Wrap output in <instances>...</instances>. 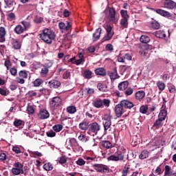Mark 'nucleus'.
I'll use <instances>...</instances> for the list:
<instances>
[{
    "instance_id": "nucleus-16",
    "label": "nucleus",
    "mask_w": 176,
    "mask_h": 176,
    "mask_svg": "<svg viewBox=\"0 0 176 176\" xmlns=\"http://www.w3.org/2000/svg\"><path fill=\"white\" fill-rule=\"evenodd\" d=\"M58 27L60 30H63V31H69L71 28H72V25L69 21H67V25L64 22H60L58 23Z\"/></svg>"
},
{
    "instance_id": "nucleus-44",
    "label": "nucleus",
    "mask_w": 176,
    "mask_h": 176,
    "mask_svg": "<svg viewBox=\"0 0 176 176\" xmlns=\"http://www.w3.org/2000/svg\"><path fill=\"white\" fill-rule=\"evenodd\" d=\"M13 124L15 127H20V126H24V122L21 120L15 119Z\"/></svg>"
},
{
    "instance_id": "nucleus-36",
    "label": "nucleus",
    "mask_w": 176,
    "mask_h": 176,
    "mask_svg": "<svg viewBox=\"0 0 176 176\" xmlns=\"http://www.w3.org/2000/svg\"><path fill=\"white\" fill-rule=\"evenodd\" d=\"M147 157H149V152L146 150H144L141 152L140 155H139V159L141 160H144V159H147Z\"/></svg>"
},
{
    "instance_id": "nucleus-12",
    "label": "nucleus",
    "mask_w": 176,
    "mask_h": 176,
    "mask_svg": "<svg viewBox=\"0 0 176 176\" xmlns=\"http://www.w3.org/2000/svg\"><path fill=\"white\" fill-rule=\"evenodd\" d=\"M107 36L104 37V41H111L113 36V32H112V26L109 25L106 27Z\"/></svg>"
},
{
    "instance_id": "nucleus-58",
    "label": "nucleus",
    "mask_w": 176,
    "mask_h": 176,
    "mask_svg": "<svg viewBox=\"0 0 176 176\" xmlns=\"http://www.w3.org/2000/svg\"><path fill=\"white\" fill-rule=\"evenodd\" d=\"M134 91V90H133V88L131 87H128L126 88V89L124 91V94L125 96H131V94H133V92Z\"/></svg>"
},
{
    "instance_id": "nucleus-13",
    "label": "nucleus",
    "mask_w": 176,
    "mask_h": 176,
    "mask_svg": "<svg viewBox=\"0 0 176 176\" xmlns=\"http://www.w3.org/2000/svg\"><path fill=\"white\" fill-rule=\"evenodd\" d=\"M154 12H155V13H157V14L162 16L163 17H166V19H170V17H172L173 16L171 13L160 8L154 10Z\"/></svg>"
},
{
    "instance_id": "nucleus-60",
    "label": "nucleus",
    "mask_w": 176,
    "mask_h": 176,
    "mask_svg": "<svg viewBox=\"0 0 176 176\" xmlns=\"http://www.w3.org/2000/svg\"><path fill=\"white\" fill-rule=\"evenodd\" d=\"M26 111L29 115H32L35 112V110L32 106H28Z\"/></svg>"
},
{
    "instance_id": "nucleus-49",
    "label": "nucleus",
    "mask_w": 176,
    "mask_h": 176,
    "mask_svg": "<svg viewBox=\"0 0 176 176\" xmlns=\"http://www.w3.org/2000/svg\"><path fill=\"white\" fill-rule=\"evenodd\" d=\"M83 63V54H79V59L76 60L74 62V64L76 65H80Z\"/></svg>"
},
{
    "instance_id": "nucleus-10",
    "label": "nucleus",
    "mask_w": 176,
    "mask_h": 176,
    "mask_svg": "<svg viewBox=\"0 0 176 176\" xmlns=\"http://www.w3.org/2000/svg\"><path fill=\"white\" fill-rule=\"evenodd\" d=\"M114 111L117 118H120L126 111L121 103L116 105Z\"/></svg>"
},
{
    "instance_id": "nucleus-43",
    "label": "nucleus",
    "mask_w": 176,
    "mask_h": 176,
    "mask_svg": "<svg viewBox=\"0 0 176 176\" xmlns=\"http://www.w3.org/2000/svg\"><path fill=\"white\" fill-rule=\"evenodd\" d=\"M32 83L34 87H39V86L43 83V80L40 78H36L34 81L32 82Z\"/></svg>"
},
{
    "instance_id": "nucleus-55",
    "label": "nucleus",
    "mask_w": 176,
    "mask_h": 176,
    "mask_svg": "<svg viewBox=\"0 0 176 176\" xmlns=\"http://www.w3.org/2000/svg\"><path fill=\"white\" fill-rule=\"evenodd\" d=\"M71 78V72L69 71L66 70L63 74V79H69Z\"/></svg>"
},
{
    "instance_id": "nucleus-31",
    "label": "nucleus",
    "mask_w": 176,
    "mask_h": 176,
    "mask_svg": "<svg viewBox=\"0 0 176 176\" xmlns=\"http://www.w3.org/2000/svg\"><path fill=\"white\" fill-rule=\"evenodd\" d=\"M166 118H167V110L165 109H163L162 110L160 111L159 116H158V119H161V120H166Z\"/></svg>"
},
{
    "instance_id": "nucleus-20",
    "label": "nucleus",
    "mask_w": 176,
    "mask_h": 176,
    "mask_svg": "<svg viewBox=\"0 0 176 176\" xmlns=\"http://www.w3.org/2000/svg\"><path fill=\"white\" fill-rule=\"evenodd\" d=\"M11 45L12 46V49H14V50H20V49H21V43L19 39L12 38Z\"/></svg>"
},
{
    "instance_id": "nucleus-14",
    "label": "nucleus",
    "mask_w": 176,
    "mask_h": 176,
    "mask_svg": "<svg viewBox=\"0 0 176 176\" xmlns=\"http://www.w3.org/2000/svg\"><path fill=\"white\" fill-rule=\"evenodd\" d=\"M37 116L38 119H48V118L50 116V113H49L47 110L43 109L38 111Z\"/></svg>"
},
{
    "instance_id": "nucleus-56",
    "label": "nucleus",
    "mask_w": 176,
    "mask_h": 176,
    "mask_svg": "<svg viewBox=\"0 0 176 176\" xmlns=\"http://www.w3.org/2000/svg\"><path fill=\"white\" fill-rule=\"evenodd\" d=\"M0 94L1 96H6L8 94H9V91H8L6 88H0Z\"/></svg>"
},
{
    "instance_id": "nucleus-39",
    "label": "nucleus",
    "mask_w": 176,
    "mask_h": 176,
    "mask_svg": "<svg viewBox=\"0 0 176 176\" xmlns=\"http://www.w3.org/2000/svg\"><path fill=\"white\" fill-rule=\"evenodd\" d=\"M43 168H44L45 171H52V170H53V164L50 162L45 163L43 166Z\"/></svg>"
},
{
    "instance_id": "nucleus-47",
    "label": "nucleus",
    "mask_w": 176,
    "mask_h": 176,
    "mask_svg": "<svg viewBox=\"0 0 176 176\" xmlns=\"http://www.w3.org/2000/svg\"><path fill=\"white\" fill-rule=\"evenodd\" d=\"M30 155L31 157H41L42 156V153L38 151H30Z\"/></svg>"
},
{
    "instance_id": "nucleus-33",
    "label": "nucleus",
    "mask_w": 176,
    "mask_h": 176,
    "mask_svg": "<svg viewBox=\"0 0 176 176\" xmlns=\"http://www.w3.org/2000/svg\"><path fill=\"white\" fill-rule=\"evenodd\" d=\"M163 120L157 118V120L154 122L153 127H155V129H160V127L163 126Z\"/></svg>"
},
{
    "instance_id": "nucleus-63",
    "label": "nucleus",
    "mask_w": 176,
    "mask_h": 176,
    "mask_svg": "<svg viewBox=\"0 0 176 176\" xmlns=\"http://www.w3.org/2000/svg\"><path fill=\"white\" fill-rule=\"evenodd\" d=\"M10 72L12 76H16L17 75V69L16 67H11Z\"/></svg>"
},
{
    "instance_id": "nucleus-57",
    "label": "nucleus",
    "mask_w": 176,
    "mask_h": 176,
    "mask_svg": "<svg viewBox=\"0 0 176 176\" xmlns=\"http://www.w3.org/2000/svg\"><path fill=\"white\" fill-rule=\"evenodd\" d=\"M6 160H8V157L6 156V154L5 153H1L0 162H3V163H5Z\"/></svg>"
},
{
    "instance_id": "nucleus-45",
    "label": "nucleus",
    "mask_w": 176,
    "mask_h": 176,
    "mask_svg": "<svg viewBox=\"0 0 176 176\" xmlns=\"http://www.w3.org/2000/svg\"><path fill=\"white\" fill-rule=\"evenodd\" d=\"M22 25H23V29L25 31H27L28 28H30L31 27V23L30 21H21Z\"/></svg>"
},
{
    "instance_id": "nucleus-37",
    "label": "nucleus",
    "mask_w": 176,
    "mask_h": 176,
    "mask_svg": "<svg viewBox=\"0 0 176 176\" xmlns=\"http://www.w3.org/2000/svg\"><path fill=\"white\" fill-rule=\"evenodd\" d=\"M140 41L142 43H148L151 41V38L146 35H142Z\"/></svg>"
},
{
    "instance_id": "nucleus-23",
    "label": "nucleus",
    "mask_w": 176,
    "mask_h": 176,
    "mask_svg": "<svg viewBox=\"0 0 176 176\" xmlns=\"http://www.w3.org/2000/svg\"><path fill=\"white\" fill-rule=\"evenodd\" d=\"M6 6L5 8H9L10 12H12L14 9V5H16V3L14 0H4Z\"/></svg>"
},
{
    "instance_id": "nucleus-34",
    "label": "nucleus",
    "mask_w": 176,
    "mask_h": 176,
    "mask_svg": "<svg viewBox=\"0 0 176 176\" xmlns=\"http://www.w3.org/2000/svg\"><path fill=\"white\" fill-rule=\"evenodd\" d=\"M14 31L15 33L20 34H23V32H24V31H25V29H24V28H23V26H21V25H17L14 28Z\"/></svg>"
},
{
    "instance_id": "nucleus-24",
    "label": "nucleus",
    "mask_w": 176,
    "mask_h": 176,
    "mask_svg": "<svg viewBox=\"0 0 176 176\" xmlns=\"http://www.w3.org/2000/svg\"><path fill=\"white\" fill-rule=\"evenodd\" d=\"M90 126V123L87 121H82L81 123L79 124V129L80 130L86 131L87 130L89 133V127Z\"/></svg>"
},
{
    "instance_id": "nucleus-38",
    "label": "nucleus",
    "mask_w": 176,
    "mask_h": 176,
    "mask_svg": "<svg viewBox=\"0 0 176 176\" xmlns=\"http://www.w3.org/2000/svg\"><path fill=\"white\" fill-rule=\"evenodd\" d=\"M66 111L67 112H68V113H70L71 115L75 113L76 112V107L75 106H68L66 108Z\"/></svg>"
},
{
    "instance_id": "nucleus-7",
    "label": "nucleus",
    "mask_w": 176,
    "mask_h": 176,
    "mask_svg": "<svg viewBox=\"0 0 176 176\" xmlns=\"http://www.w3.org/2000/svg\"><path fill=\"white\" fill-rule=\"evenodd\" d=\"M93 167L97 173H101L102 174H108L109 173V167L107 165L102 164H95L93 165Z\"/></svg>"
},
{
    "instance_id": "nucleus-52",
    "label": "nucleus",
    "mask_w": 176,
    "mask_h": 176,
    "mask_svg": "<svg viewBox=\"0 0 176 176\" xmlns=\"http://www.w3.org/2000/svg\"><path fill=\"white\" fill-rule=\"evenodd\" d=\"M120 14H121L122 19H129V17L127 10H121Z\"/></svg>"
},
{
    "instance_id": "nucleus-62",
    "label": "nucleus",
    "mask_w": 176,
    "mask_h": 176,
    "mask_svg": "<svg viewBox=\"0 0 176 176\" xmlns=\"http://www.w3.org/2000/svg\"><path fill=\"white\" fill-rule=\"evenodd\" d=\"M85 91L88 96H91L94 93V89L93 88H85Z\"/></svg>"
},
{
    "instance_id": "nucleus-30",
    "label": "nucleus",
    "mask_w": 176,
    "mask_h": 176,
    "mask_svg": "<svg viewBox=\"0 0 176 176\" xmlns=\"http://www.w3.org/2000/svg\"><path fill=\"white\" fill-rule=\"evenodd\" d=\"M101 145L103 146V148H105V149H111V148H113V146L112 145V143L108 140H103L101 142Z\"/></svg>"
},
{
    "instance_id": "nucleus-35",
    "label": "nucleus",
    "mask_w": 176,
    "mask_h": 176,
    "mask_svg": "<svg viewBox=\"0 0 176 176\" xmlns=\"http://www.w3.org/2000/svg\"><path fill=\"white\" fill-rule=\"evenodd\" d=\"M120 24L122 28H127L129 27V19L122 18Z\"/></svg>"
},
{
    "instance_id": "nucleus-5",
    "label": "nucleus",
    "mask_w": 176,
    "mask_h": 176,
    "mask_svg": "<svg viewBox=\"0 0 176 176\" xmlns=\"http://www.w3.org/2000/svg\"><path fill=\"white\" fill-rule=\"evenodd\" d=\"M112 119H113V116H112L111 113L104 115L102 120L104 131H107V130L111 131V126H112Z\"/></svg>"
},
{
    "instance_id": "nucleus-2",
    "label": "nucleus",
    "mask_w": 176,
    "mask_h": 176,
    "mask_svg": "<svg viewBox=\"0 0 176 176\" xmlns=\"http://www.w3.org/2000/svg\"><path fill=\"white\" fill-rule=\"evenodd\" d=\"M124 156H126V149L122 147L116 153V155H111L108 157L107 160L108 162H123Z\"/></svg>"
},
{
    "instance_id": "nucleus-27",
    "label": "nucleus",
    "mask_w": 176,
    "mask_h": 176,
    "mask_svg": "<svg viewBox=\"0 0 176 176\" xmlns=\"http://www.w3.org/2000/svg\"><path fill=\"white\" fill-rule=\"evenodd\" d=\"M145 98V91H138L135 94V98L141 101V100H144Z\"/></svg>"
},
{
    "instance_id": "nucleus-41",
    "label": "nucleus",
    "mask_w": 176,
    "mask_h": 176,
    "mask_svg": "<svg viewBox=\"0 0 176 176\" xmlns=\"http://www.w3.org/2000/svg\"><path fill=\"white\" fill-rule=\"evenodd\" d=\"M157 86L160 91H163V90L166 89V84H164V82L162 81H157Z\"/></svg>"
},
{
    "instance_id": "nucleus-25",
    "label": "nucleus",
    "mask_w": 176,
    "mask_h": 176,
    "mask_svg": "<svg viewBox=\"0 0 176 176\" xmlns=\"http://www.w3.org/2000/svg\"><path fill=\"white\" fill-rule=\"evenodd\" d=\"M129 87V81H122L118 84V90L124 91Z\"/></svg>"
},
{
    "instance_id": "nucleus-26",
    "label": "nucleus",
    "mask_w": 176,
    "mask_h": 176,
    "mask_svg": "<svg viewBox=\"0 0 176 176\" xmlns=\"http://www.w3.org/2000/svg\"><path fill=\"white\" fill-rule=\"evenodd\" d=\"M154 36H156V38H160V39H164V38H166V32H164L163 30H158L156 32H154L153 33Z\"/></svg>"
},
{
    "instance_id": "nucleus-4",
    "label": "nucleus",
    "mask_w": 176,
    "mask_h": 176,
    "mask_svg": "<svg viewBox=\"0 0 176 176\" xmlns=\"http://www.w3.org/2000/svg\"><path fill=\"white\" fill-rule=\"evenodd\" d=\"M92 105L97 109H102L104 108V107L105 108H108L109 107V105H111V100L107 98H104L103 100L98 98L94 101Z\"/></svg>"
},
{
    "instance_id": "nucleus-11",
    "label": "nucleus",
    "mask_w": 176,
    "mask_h": 176,
    "mask_svg": "<svg viewBox=\"0 0 176 176\" xmlns=\"http://www.w3.org/2000/svg\"><path fill=\"white\" fill-rule=\"evenodd\" d=\"M48 86L50 89H59V87H61V82L53 79L48 82Z\"/></svg>"
},
{
    "instance_id": "nucleus-9",
    "label": "nucleus",
    "mask_w": 176,
    "mask_h": 176,
    "mask_svg": "<svg viewBox=\"0 0 176 176\" xmlns=\"http://www.w3.org/2000/svg\"><path fill=\"white\" fill-rule=\"evenodd\" d=\"M109 21L113 24H117L119 19L116 17V11L113 8H109Z\"/></svg>"
},
{
    "instance_id": "nucleus-3",
    "label": "nucleus",
    "mask_w": 176,
    "mask_h": 176,
    "mask_svg": "<svg viewBox=\"0 0 176 176\" xmlns=\"http://www.w3.org/2000/svg\"><path fill=\"white\" fill-rule=\"evenodd\" d=\"M49 104L52 111H57L63 105V100L60 96H55L50 99Z\"/></svg>"
},
{
    "instance_id": "nucleus-46",
    "label": "nucleus",
    "mask_w": 176,
    "mask_h": 176,
    "mask_svg": "<svg viewBox=\"0 0 176 176\" xmlns=\"http://www.w3.org/2000/svg\"><path fill=\"white\" fill-rule=\"evenodd\" d=\"M67 160H68V157L65 155L61 156L59 157L58 163L59 164H65L67 163Z\"/></svg>"
},
{
    "instance_id": "nucleus-18",
    "label": "nucleus",
    "mask_w": 176,
    "mask_h": 176,
    "mask_svg": "<svg viewBox=\"0 0 176 176\" xmlns=\"http://www.w3.org/2000/svg\"><path fill=\"white\" fill-rule=\"evenodd\" d=\"M164 8L166 9H175L176 8V3L173 0H165L164 3Z\"/></svg>"
},
{
    "instance_id": "nucleus-54",
    "label": "nucleus",
    "mask_w": 176,
    "mask_h": 176,
    "mask_svg": "<svg viewBox=\"0 0 176 176\" xmlns=\"http://www.w3.org/2000/svg\"><path fill=\"white\" fill-rule=\"evenodd\" d=\"M170 171H171V167L168 165H166L164 175L170 176Z\"/></svg>"
},
{
    "instance_id": "nucleus-42",
    "label": "nucleus",
    "mask_w": 176,
    "mask_h": 176,
    "mask_svg": "<svg viewBox=\"0 0 176 176\" xmlns=\"http://www.w3.org/2000/svg\"><path fill=\"white\" fill-rule=\"evenodd\" d=\"M63 125L60 124H57L52 127L54 131H56V133H60L63 130Z\"/></svg>"
},
{
    "instance_id": "nucleus-53",
    "label": "nucleus",
    "mask_w": 176,
    "mask_h": 176,
    "mask_svg": "<svg viewBox=\"0 0 176 176\" xmlns=\"http://www.w3.org/2000/svg\"><path fill=\"white\" fill-rule=\"evenodd\" d=\"M78 140L82 141V142H87L89 141V137H87L85 135H80L78 136Z\"/></svg>"
},
{
    "instance_id": "nucleus-51",
    "label": "nucleus",
    "mask_w": 176,
    "mask_h": 176,
    "mask_svg": "<svg viewBox=\"0 0 176 176\" xmlns=\"http://www.w3.org/2000/svg\"><path fill=\"white\" fill-rule=\"evenodd\" d=\"M140 113L145 114L148 112V105H142L140 108Z\"/></svg>"
},
{
    "instance_id": "nucleus-15",
    "label": "nucleus",
    "mask_w": 176,
    "mask_h": 176,
    "mask_svg": "<svg viewBox=\"0 0 176 176\" xmlns=\"http://www.w3.org/2000/svg\"><path fill=\"white\" fill-rule=\"evenodd\" d=\"M108 75L110 77L111 81L116 80V79H119L120 76L118 74V68L114 67L113 72H108Z\"/></svg>"
},
{
    "instance_id": "nucleus-17",
    "label": "nucleus",
    "mask_w": 176,
    "mask_h": 176,
    "mask_svg": "<svg viewBox=\"0 0 176 176\" xmlns=\"http://www.w3.org/2000/svg\"><path fill=\"white\" fill-rule=\"evenodd\" d=\"M124 107V109H131L134 107V103L127 100H121L120 102Z\"/></svg>"
},
{
    "instance_id": "nucleus-32",
    "label": "nucleus",
    "mask_w": 176,
    "mask_h": 176,
    "mask_svg": "<svg viewBox=\"0 0 176 176\" xmlns=\"http://www.w3.org/2000/svg\"><path fill=\"white\" fill-rule=\"evenodd\" d=\"M83 77L85 79H91V78H93V72L89 69H85L84 71Z\"/></svg>"
},
{
    "instance_id": "nucleus-6",
    "label": "nucleus",
    "mask_w": 176,
    "mask_h": 176,
    "mask_svg": "<svg viewBox=\"0 0 176 176\" xmlns=\"http://www.w3.org/2000/svg\"><path fill=\"white\" fill-rule=\"evenodd\" d=\"M14 168L11 169V173L13 175H20V174H24L25 175V173L24 172V165L21 162H15L13 164Z\"/></svg>"
},
{
    "instance_id": "nucleus-50",
    "label": "nucleus",
    "mask_w": 176,
    "mask_h": 176,
    "mask_svg": "<svg viewBox=\"0 0 176 176\" xmlns=\"http://www.w3.org/2000/svg\"><path fill=\"white\" fill-rule=\"evenodd\" d=\"M130 170V167L125 166L122 170V176H127Z\"/></svg>"
},
{
    "instance_id": "nucleus-19",
    "label": "nucleus",
    "mask_w": 176,
    "mask_h": 176,
    "mask_svg": "<svg viewBox=\"0 0 176 176\" xmlns=\"http://www.w3.org/2000/svg\"><path fill=\"white\" fill-rule=\"evenodd\" d=\"M102 31V29L101 28H98L96 30V32L93 34V38L92 41L93 42H97L98 39H100L101 36V32Z\"/></svg>"
},
{
    "instance_id": "nucleus-8",
    "label": "nucleus",
    "mask_w": 176,
    "mask_h": 176,
    "mask_svg": "<svg viewBox=\"0 0 176 176\" xmlns=\"http://www.w3.org/2000/svg\"><path fill=\"white\" fill-rule=\"evenodd\" d=\"M100 130H101V126H100L98 122H92L89 124L88 134H93V135H97Z\"/></svg>"
},
{
    "instance_id": "nucleus-21",
    "label": "nucleus",
    "mask_w": 176,
    "mask_h": 176,
    "mask_svg": "<svg viewBox=\"0 0 176 176\" xmlns=\"http://www.w3.org/2000/svg\"><path fill=\"white\" fill-rule=\"evenodd\" d=\"M96 75L99 76H107V70L104 67H99L94 70Z\"/></svg>"
},
{
    "instance_id": "nucleus-22",
    "label": "nucleus",
    "mask_w": 176,
    "mask_h": 176,
    "mask_svg": "<svg viewBox=\"0 0 176 176\" xmlns=\"http://www.w3.org/2000/svg\"><path fill=\"white\" fill-rule=\"evenodd\" d=\"M6 36V29L3 27H0V43H3L5 41H6V38H5Z\"/></svg>"
},
{
    "instance_id": "nucleus-64",
    "label": "nucleus",
    "mask_w": 176,
    "mask_h": 176,
    "mask_svg": "<svg viewBox=\"0 0 176 176\" xmlns=\"http://www.w3.org/2000/svg\"><path fill=\"white\" fill-rule=\"evenodd\" d=\"M106 50L112 53V52H113V45H112V44L106 45Z\"/></svg>"
},
{
    "instance_id": "nucleus-28",
    "label": "nucleus",
    "mask_w": 176,
    "mask_h": 176,
    "mask_svg": "<svg viewBox=\"0 0 176 176\" xmlns=\"http://www.w3.org/2000/svg\"><path fill=\"white\" fill-rule=\"evenodd\" d=\"M49 68H50V66L44 65L41 68V71L40 73L41 76H42L43 78H45V76H47V74H49Z\"/></svg>"
},
{
    "instance_id": "nucleus-59",
    "label": "nucleus",
    "mask_w": 176,
    "mask_h": 176,
    "mask_svg": "<svg viewBox=\"0 0 176 176\" xmlns=\"http://www.w3.org/2000/svg\"><path fill=\"white\" fill-rule=\"evenodd\" d=\"M47 137H50V138H53L56 135V132L53 131V130H50L46 132Z\"/></svg>"
},
{
    "instance_id": "nucleus-61",
    "label": "nucleus",
    "mask_w": 176,
    "mask_h": 176,
    "mask_svg": "<svg viewBox=\"0 0 176 176\" xmlns=\"http://www.w3.org/2000/svg\"><path fill=\"white\" fill-rule=\"evenodd\" d=\"M76 164H78V166H85V164H86V162L84 161L83 159L82 158H78V160L76 162Z\"/></svg>"
},
{
    "instance_id": "nucleus-1",
    "label": "nucleus",
    "mask_w": 176,
    "mask_h": 176,
    "mask_svg": "<svg viewBox=\"0 0 176 176\" xmlns=\"http://www.w3.org/2000/svg\"><path fill=\"white\" fill-rule=\"evenodd\" d=\"M39 37L45 43L52 45L53 41L56 39V33L52 29L45 28L39 34Z\"/></svg>"
},
{
    "instance_id": "nucleus-40",
    "label": "nucleus",
    "mask_w": 176,
    "mask_h": 176,
    "mask_svg": "<svg viewBox=\"0 0 176 176\" xmlns=\"http://www.w3.org/2000/svg\"><path fill=\"white\" fill-rule=\"evenodd\" d=\"M19 76L23 79H27V78H28V73L27 72V70H21L19 72Z\"/></svg>"
},
{
    "instance_id": "nucleus-48",
    "label": "nucleus",
    "mask_w": 176,
    "mask_h": 176,
    "mask_svg": "<svg viewBox=\"0 0 176 176\" xmlns=\"http://www.w3.org/2000/svg\"><path fill=\"white\" fill-rule=\"evenodd\" d=\"M151 27L153 30H159L160 28V23L156 21L151 22Z\"/></svg>"
},
{
    "instance_id": "nucleus-29",
    "label": "nucleus",
    "mask_w": 176,
    "mask_h": 176,
    "mask_svg": "<svg viewBox=\"0 0 176 176\" xmlns=\"http://www.w3.org/2000/svg\"><path fill=\"white\" fill-rule=\"evenodd\" d=\"M97 89H98L99 91H102L103 93L108 91V86L101 82L97 84Z\"/></svg>"
}]
</instances>
